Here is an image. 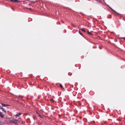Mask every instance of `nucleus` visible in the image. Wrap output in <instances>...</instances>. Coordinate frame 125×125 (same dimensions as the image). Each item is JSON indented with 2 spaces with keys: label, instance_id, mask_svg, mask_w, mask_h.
Segmentation results:
<instances>
[{
  "label": "nucleus",
  "instance_id": "f257e3e1",
  "mask_svg": "<svg viewBox=\"0 0 125 125\" xmlns=\"http://www.w3.org/2000/svg\"><path fill=\"white\" fill-rule=\"evenodd\" d=\"M0 109H2V111H3L4 112H5V113H6L7 112L6 111L4 110V109L3 108H2V107H0Z\"/></svg>",
  "mask_w": 125,
  "mask_h": 125
},
{
  "label": "nucleus",
  "instance_id": "f03ea898",
  "mask_svg": "<svg viewBox=\"0 0 125 125\" xmlns=\"http://www.w3.org/2000/svg\"><path fill=\"white\" fill-rule=\"evenodd\" d=\"M21 114V113H19L17 114L16 115H15V116L17 117H19L20 116V115Z\"/></svg>",
  "mask_w": 125,
  "mask_h": 125
},
{
  "label": "nucleus",
  "instance_id": "7ed1b4c3",
  "mask_svg": "<svg viewBox=\"0 0 125 125\" xmlns=\"http://www.w3.org/2000/svg\"><path fill=\"white\" fill-rule=\"evenodd\" d=\"M0 116L2 118H3L4 117V115L2 113L0 112Z\"/></svg>",
  "mask_w": 125,
  "mask_h": 125
},
{
  "label": "nucleus",
  "instance_id": "20e7f679",
  "mask_svg": "<svg viewBox=\"0 0 125 125\" xmlns=\"http://www.w3.org/2000/svg\"><path fill=\"white\" fill-rule=\"evenodd\" d=\"M11 121L15 124H16L17 122H16V120H13Z\"/></svg>",
  "mask_w": 125,
  "mask_h": 125
},
{
  "label": "nucleus",
  "instance_id": "39448f33",
  "mask_svg": "<svg viewBox=\"0 0 125 125\" xmlns=\"http://www.w3.org/2000/svg\"><path fill=\"white\" fill-rule=\"evenodd\" d=\"M1 104L3 106L6 107L7 106H9V105H8L6 104Z\"/></svg>",
  "mask_w": 125,
  "mask_h": 125
},
{
  "label": "nucleus",
  "instance_id": "423d86ee",
  "mask_svg": "<svg viewBox=\"0 0 125 125\" xmlns=\"http://www.w3.org/2000/svg\"><path fill=\"white\" fill-rule=\"evenodd\" d=\"M13 2H19V1L18 0H13Z\"/></svg>",
  "mask_w": 125,
  "mask_h": 125
},
{
  "label": "nucleus",
  "instance_id": "0eeeda50",
  "mask_svg": "<svg viewBox=\"0 0 125 125\" xmlns=\"http://www.w3.org/2000/svg\"><path fill=\"white\" fill-rule=\"evenodd\" d=\"M87 33L89 35H92V33L90 32L89 31H87Z\"/></svg>",
  "mask_w": 125,
  "mask_h": 125
},
{
  "label": "nucleus",
  "instance_id": "6e6552de",
  "mask_svg": "<svg viewBox=\"0 0 125 125\" xmlns=\"http://www.w3.org/2000/svg\"><path fill=\"white\" fill-rule=\"evenodd\" d=\"M81 30L82 31H83V32H85V31L84 30H83V29H81Z\"/></svg>",
  "mask_w": 125,
  "mask_h": 125
},
{
  "label": "nucleus",
  "instance_id": "1a4fd4ad",
  "mask_svg": "<svg viewBox=\"0 0 125 125\" xmlns=\"http://www.w3.org/2000/svg\"><path fill=\"white\" fill-rule=\"evenodd\" d=\"M60 87L61 88H63V89H64V88H63L62 85L61 84H60Z\"/></svg>",
  "mask_w": 125,
  "mask_h": 125
},
{
  "label": "nucleus",
  "instance_id": "9d476101",
  "mask_svg": "<svg viewBox=\"0 0 125 125\" xmlns=\"http://www.w3.org/2000/svg\"><path fill=\"white\" fill-rule=\"evenodd\" d=\"M79 33L81 35L83 36V35L82 34V32L81 31H79Z\"/></svg>",
  "mask_w": 125,
  "mask_h": 125
},
{
  "label": "nucleus",
  "instance_id": "9b49d317",
  "mask_svg": "<svg viewBox=\"0 0 125 125\" xmlns=\"http://www.w3.org/2000/svg\"><path fill=\"white\" fill-rule=\"evenodd\" d=\"M10 0V1H12V2H13V0Z\"/></svg>",
  "mask_w": 125,
  "mask_h": 125
},
{
  "label": "nucleus",
  "instance_id": "f8f14e48",
  "mask_svg": "<svg viewBox=\"0 0 125 125\" xmlns=\"http://www.w3.org/2000/svg\"><path fill=\"white\" fill-rule=\"evenodd\" d=\"M123 39H125V38H122Z\"/></svg>",
  "mask_w": 125,
  "mask_h": 125
},
{
  "label": "nucleus",
  "instance_id": "ddd939ff",
  "mask_svg": "<svg viewBox=\"0 0 125 125\" xmlns=\"http://www.w3.org/2000/svg\"><path fill=\"white\" fill-rule=\"evenodd\" d=\"M0 107H1V106H0Z\"/></svg>",
  "mask_w": 125,
  "mask_h": 125
}]
</instances>
